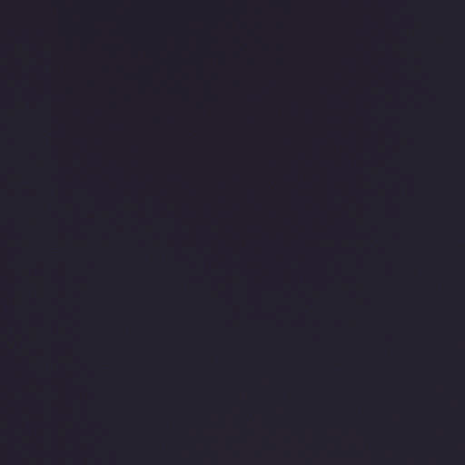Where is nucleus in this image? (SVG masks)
<instances>
[{"instance_id": "obj_1", "label": "nucleus", "mask_w": 465, "mask_h": 465, "mask_svg": "<svg viewBox=\"0 0 465 465\" xmlns=\"http://www.w3.org/2000/svg\"><path fill=\"white\" fill-rule=\"evenodd\" d=\"M170 178L173 181H179L180 180V176L179 175H172L170 176Z\"/></svg>"}]
</instances>
